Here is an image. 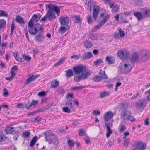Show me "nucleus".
Here are the masks:
<instances>
[{"instance_id": "nucleus-1", "label": "nucleus", "mask_w": 150, "mask_h": 150, "mask_svg": "<svg viewBox=\"0 0 150 150\" xmlns=\"http://www.w3.org/2000/svg\"><path fill=\"white\" fill-rule=\"evenodd\" d=\"M73 70L76 75L74 78V80L77 82H79L81 80L86 79L91 74L90 71L83 65L74 67Z\"/></svg>"}, {"instance_id": "nucleus-2", "label": "nucleus", "mask_w": 150, "mask_h": 150, "mask_svg": "<svg viewBox=\"0 0 150 150\" xmlns=\"http://www.w3.org/2000/svg\"><path fill=\"white\" fill-rule=\"evenodd\" d=\"M46 6L47 13L41 19L40 21L45 22L47 19L50 21L55 19L56 18L55 12L58 16L59 15L60 8L57 5L51 3L46 4Z\"/></svg>"}, {"instance_id": "nucleus-3", "label": "nucleus", "mask_w": 150, "mask_h": 150, "mask_svg": "<svg viewBox=\"0 0 150 150\" xmlns=\"http://www.w3.org/2000/svg\"><path fill=\"white\" fill-rule=\"evenodd\" d=\"M104 15V13H102L101 14L100 18L103 19L92 29V32H96L99 29L106 23L110 17V15L107 14L105 16Z\"/></svg>"}, {"instance_id": "nucleus-4", "label": "nucleus", "mask_w": 150, "mask_h": 150, "mask_svg": "<svg viewBox=\"0 0 150 150\" xmlns=\"http://www.w3.org/2000/svg\"><path fill=\"white\" fill-rule=\"evenodd\" d=\"M30 33L32 35H35L38 31H43V29L41 25L38 23L34 25L33 26L28 28Z\"/></svg>"}, {"instance_id": "nucleus-5", "label": "nucleus", "mask_w": 150, "mask_h": 150, "mask_svg": "<svg viewBox=\"0 0 150 150\" xmlns=\"http://www.w3.org/2000/svg\"><path fill=\"white\" fill-rule=\"evenodd\" d=\"M121 118L125 120L130 121L131 122L135 121L136 119L132 116L130 113L127 110L123 111L121 114Z\"/></svg>"}, {"instance_id": "nucleus-6", "label": "nucleus", "mask_w": 150, "mask_h": 150, "mask_svg": "<svg viewBox=\"0 0 150 150\" xmlns=\"http://www.w3.org/2000/svg\"><path fill=\"white\" fill-rule=\"evenodd\" d=\"M117 55L122 59H126L129 57L130 53L129 51L125 49H122L117 52Z\"/></svg>"}, {"instance_id": "nucleus-7", "label": "nucleus", "mask_w": 150, "mask_h": 150, "mask_svg": "<svg viewBox=\"0 0 150 150\" xmlns=\"http://www.w3.org/2000/svg\"><path fill=\"white\" fill-rule=\"evenodd\" d=\"M149 56V51L146 50H142L139 54L140 58L144 61L148 59Z\"/></svg>"}, {"instance_id": "nucleus-8", "label": "nucleus", "mask_w": 150, "mask_h": 150, "mask_svg": "<svg viewBox=\"0 0 150 150\" xmlns=\"http://www.w3.org/2000/svg\"><path fill=\"white\" fill-rule=\"evenodd\" d=\"M146 101L147 100L145 99L139 100L135 104L136 107L138 109L144 108L146 105Z\"/></svg>"}, {"instance_id": "nucleus-9", "label": "nucleus", "mask_w": 150, "mask_h": 150, "mask_svg": "<svg viewBox=\"0 0 150 150\" xmlns=\"http://www.w3.org/2000/svg\"><path fill=\"white\" fill-rule=\"evenodd\" d=\"M93 10L92 12V15L95 20H96L98 17V14L100 9V7L98 5H95L93 8Z\"/></svg>"}, {"instance_id": "nucleus-10", "label": "nucleus", "mask_w": 150, "mask_h": 150, "mask_svg": "<svg viewBox=\"0 0 150 150\" xmlns=\"http://www.w3.org/2000/svg\"><path fill=\"white\" fill-rule=\"evenodd\" d=\"M134 146L137 147L138 150H145L146 147V144L144 142L138 141Z\"/></svg>"}, {"instance_id": "nucleus-11", "label": "nucleus", "mask_w": 150, "mask_h": 150, "mask_svg": "<svg viewBox=\"0 0 150 150\" xmlns=\"http://www.w3.org/2000/svg\"><path fill=\"white\" fill-rule=\"evenodd\" d=\"M59 21L61 25L67 26L69 23V19L68 17L63 15L60 17Z\"/></svg>"}, {"instance_id": "nucleus-12", "label": "nucleus", "mask_w": 150, "mask_h": 150, "mask_svg": "<svg viewBox=\"0 0 150 150\" xmlns=\"http://www.w3.org/2000/svg\"><path fill=\"white\" fill-rule=\"evenodd\" d=\"M105 124L107 128L106 137L108 138L113 132V130L110 129L112 127V123L110 124L108 122H105Z\"/></svg>"}, {"instance_id": "nucleus-13", "label": "nucleus", "mask_w": 150, "mask_h": 150, "mask_svg": "<svg viewBox=\"0 0 150 150\" xmlns=\"http://www.w3.org/2000/svg\"><path fill=\"white\" fill-rule=\"evenodd\" d=\"M114 113L112 112L109 111L104 114L103 116L105 122H107L110 120L111 118L113 117Z\"/></svg>"}, {"instance_id": "nucleus-14", "label": "nucleus", "mask_w": 150, "mask_h": 150, "mask_svg": "<svg viewBox=\"0 0 150 150\" xmlns=\"http://www.w3.org/2000/svg\"><path fill=\"white\" fill-rule=\"evenodd\" d=\"M39 76L40 75L39 74L34 75L32 74H30L29 75L28 78L25 81L26 84H27L34 81L36 79L38 78Z\"/></svg>"}, {"instance_id": "nucleus-15", "label": "nucleus", "mask_w": 150, "mask_h": 150, "mask_svg": "<svg viewBox=\"0 0 150 150\" xmlns=\"http://www.w3.org/2000/svg\"><path fill=\"white\" fill-rule=\"evenodd\" d=\"M14 130V127L13 125H8L4 130V132L7 134H11L13 133Z\"/></svg>"}, {"instance_id": "nucleus-16", "label": "nucleus", "mask_w": 150, "mask_h": 150, "mask_svg": "<svg viewBox=\"0 0 150 150\" xmlns=\"http://www.w3.org/2000/svg\"><path fill=\"white\" fill-rule=\"evenodd\" d=\"M111 8V11L112 13H116L119 11L120 9V6L117 4H115L114 3H111L109 5Z\"/></svg>"}, {"instance_id": "nucleus-17", "label": "nucleus", "mask_w": 150, "mask_h": 150, "mask_svg": "<svg viewBox=\"0 0 150 150\" xmlns=\"http://www.w3.org/2000/svg\"><path fill=\"white\" fill-rule=\"evenodd\" d=\"M45 38V36L42 33L37 35L35 37V40L37 42H43Z\"/></svg>"}, {"instance_id": "nucleus-18", "label": "nucleus", "mask_w": 150, "mask_h": 150, "mask_svg": "<svg viewBox=\"0 0 150 150\" xmlns=\"http://www.w3.org/2000/svg\"><path fill=\"white\" fill-rule=\"evenodd\" d=\"M141 10L144 18L150 17V9L144 8L142 9Z\"/></svg>"}, {"instance_id": "nucleus-19", "label": "nucleus", "mask_w": 150, "mask_h": 150, "mask_svg": "<svg viewBox=\"0 0 150 150\" xmlns=\"http://www.w3.org/2000/svg\"><path fill=\"white\" fill-rule=\"evenodd\" d=\"M92 42L88 40H86L84 42L83 46L86 49H90L93 46Z\"/></svg>"}, {"instance_id": "nucleus-20", "label": "nucleus", "mask_w": 150, "mask_h": 150, "mask_svg": "<svg viewBox=\"0 0 150 150\" xmlns=\"http://www.w3.org/2000/svg\"><path fill=\"white\" fill-rule=\"evenodd\" d=\"M115 59L112 56H107L106 61L108 64H114L115 62Z\"/></svg>"}, {"instance_id": "nucleus-21", "label": "nucleus", "mask_w": 150, "mask_h": 150, "mask_svg": "<svg viewBox=\"0 0 150 150\" xmlns=\"http://www.w3.org/2000/svg\"><path fill=\"white\" fill-rule=\"evenodd\" d=\"M111 94L110 92L105 91H102L100 93V97L101 98H105L107 96H108Z\"/></svg>"}, {"instance_id": "nucleus-22", "label": "nucleus", "mask_w": 150, "mask_h": 150, "mask_svg": "<svg viewBox=\"0 0 150 150\" xmlns=\"http://www.w3.org/2000/svg\"><path fill=\"white\" fill-rule=\"evenodd\" d=\"M93 56L91 52H88L84 54L83 56V59L86 60L88 59Z\"/></svg>"}, {"instance_id": "nucleus-23", "label": "nucleus", "mask_w": 150, "mask_h": 150, "mask_svg": "<svg viewBox=\"0 0 150 150\" xmlns=\"http://www.w3.org/2000/svg\"><path fill=\"white\" fill-rule=\"evenodd\" d=\"M134 15L137 18L139 21L144 18L142 13L139 12H136L134 13Z\"/></svg>"}, {"instance_id": "nucleus-24", "label": "nucleus", "mask_w": 150, "mask_h": 150, "mask_svg": "<svg viewBox=\"0 0 150 150\" xmlns=\"http://www.w3.org/2000/svg\"><path fill=\"white\" fill-rule=\"evenodd\" d=\"M51 87L53 88L58 87L59 85V82L57 79H54L50 82Z\"/></svg>"}, {"instance_id": "nucleus-25", "label": "nucleus", "mask_w": 150, "mask_h": 150, "mask_svg": "<svg viewBox=\"0 0 150 150\" xmlns=\"http://www.w3.org/2000/svg\"><path fill=\"white\" fill-rule=\"evenodd\" d=\"M74 103V100L72 99H70L67 100L66 103V104L70 108L75 109Z\"/></svg>"}, {"instance_id": "nucleus-26", "label": "nucleus", "mask_w": 150, "mask_h": 150, "mask_svg": "<svg viewBox=\"0 0 150 150\" xmlns=\"http://www.w3.org/2000/svg\"><path fill=\"white\" fill-rule=\"evenodd\" d=\"M13 55L16 61L21 63H22L23 62V60L21 57H19V55L17 52H15L13 53Z\"/></svg>"}, {"instance_id": "nucleus-27", "label": "nucleus", "mask_w": 150, "mask_h": 150, "mask_svg": "<svg viewBox=\"0 0 150 150\" xmlns=\"http://www.w3.org/2000/svg\"><path fill=\"white\" fill-rule=\"evenodd\" d=\"M75 23H79L81 21V19L80 15H75L72 17Z\"/></svg>"}, {"instance_id": "nucleus-28", "label": "nucleus", "mask_w": 150, "mask_h": 150, "mask_svg": "<svg viewBox=\"0 0 150 150\" xmlns=\"http://www.w3.org/2000/svg\"><path fill=\"white\" fill-rule=\"evenodd\" d=\"M99 74L101 78V79H108V77L106 75L105 71H103L100 69V72L99 73Z\"/></svg>"}, {"instance_id": "nucleus-29", "label": "nucleus", "mask_w": 150, "mask_h": 150, "mask_svg": "<svg viewBox=\"0 0 150 150\" xmlns=\"http://www.w3.org/2000/svg\"><path fill=\"white\" fill-rule=\"evenodd\" d=\"M131 64L129 63L125 64L124 65L125 69L126 71H129L132 68L133 66L132 62H130Z\"/></svg>"}, {"instance_id": "nucleus-30", "label": "nucleus", "mask_w": 150, "mask_h": 150, "mask_svg": "<svg viewBox=\"0 0 150 150\" xmlns=\"http://www.w3.org/2000/svg\"><path fill=\"white\" fill-rule=\"evenodd\" d=\"M41 17V15L39 13L33 15L31 19L35 22H38Z\"/></svg>"}, {"instance_id": "nucleus-31", "label": "nucleus", "mask_w": 150, "mask_h": 150, "mask_svg": "<svg viewBox=\"0 0 150 150\" xmlns=\"http://www.w3.org/2000/svg\"><path fill=\"white\" fill-rule=\"evenodd\" d=\"M30 134L31 133L30 130H26L23 132L22 136L23 138L27 139L30 137Z\"/></svg>"}, {"instance_id": "nucleus-32", "label": "nucleus", "mask_w": 150, "mask_h": 150, "mask_svg": "<svg viewBox=\"0 0 150 150\" xmlns=\"http://www.w3.org/2000/svg\"><path fill=\"white\" fill-rule=\"evenodd\" d=\"M50 142L51 143H52L54 145L58 144L59 143V140L57 137L55 136H54V137L50 139Z\"/></svg>"}, {"instance_id": "nucleus-33", "label": "nucleus", "mask_w": 150, "mask_h": 150, "mask_svg": "<svg viewBox=\"0 0 150 150\" xmlns=\"http://www.w3.org/2000/svg\"><path fill=\"white\" fill-rule=\"evenodd\" d=\"M66 75L67 77H71L74 75L73 71L71 69H69L66 71Z\"/></svg>"}, {"instance_id": "nucleus-34", "label": "nucleus", "mask_w": 150, "mask_h": 150, "mask_svg": "<svg viewBox=\"0 0 150 150\" xmlns=\"http://www.w3.org/2000/svg\"><path fill=\"white\" fill-rule=\"evenodd\" d=\"M38 140V138L36 136H35L33 137L32 138L30 144V146L31 147H33L36 143Z\"/></svg>"}, {"instance_id": "nucleus-35", "label": "nucleus", "mask_w": 150, "mask_h": 150, "mask_svg": "<svg viewBox=\"0 0 150 150\" xmlns=\"http://www.w3.org/2000/svg\"><path fill=\"white\" fill-rule=\"evenodd\" d=\"M38 140V138L36 136H35L33 137L32 138L30 144V146L31 147H33L36 143Z\"/></svg>"}, {"instance_id": "nucleus-36", "label": "nucleus", "mask_w": 150, "mask_h": 150, "mask_svg": "<svg viewBox=\"0 0 150 150\" xmlns=\"http://www.w3.org/2000/svg\"><path fill=\"white\" fill-rule=\"evenodd\" d=\"M139 59V57L137 53H134L132 55L131 59V62H135L138 60Z\"/></svg>"}, {"instance_id": "nucleus-37", "label": "nucleus", "mask_w": 150, "mask_h": 150, "mask_svg": "<svg viewBox=\"0 0 150 150\" xmlns=\"http://www.w3.org/2000/svg\"><path fill=\"white\" fill-rule=\"evenodd\" d=\"M6 22L3 19H0V29L4 28L6 26Z\"/></svg>"}, {"instance_id": "nucleus-38", "label": "nucleus", "mask_w": 150, "mask_h": 150, "mask_svg": "<svg viewBox=\"0 0 150 150\" xmlns=\"http://www.w3.org/2000/svg\"><path fill=\"white\" fill-rule=\"evenodd\" d=\"M126 129V126L120 124L118 128L119 132H122L125 130Z\"/></svg>"}, {"instance_id": "nucleus-39", "label": "nucleus", "mask_w": 150, "mask_h": 150, "mask_svg": "<svg viewBox=\"0 0 150 150\" xmlns=\"http://www.w3.org/2000/svg\"><path fill=\"white\" fill-rule=\"evenodd\" d=\"M16 21L19 23L23 24L24 23L23 18L19 16H18L16 18Z\"/></svg>"}, {"instance_id": "nucleus-40", "label": "nucleus", "mask_w": 150, "mask_h": 150, "mask_svg": "<svg viewBox=\"0 0 150 150\" xmlns=\"http://www.w3.org/2000/svg\"><path fill=\"white\" fill-rule=\"evenodd\" d=\"M67 143L69 147L72 148L74 146L75 143L73 140L69 139L67 140Z\"/></svg>"}, {"instance_id": "nucleus-41", "label": "nucleus", "mask_w": 150, "mask_h": 150, "mask_svg": "<svg viewBox=\"0 0 150 150\" xmlns=\"http://www.w3.org/2000/svg\"><path fill=\"white\" fill-rule=\"evenodd\" d=\"M117 30L119 31L120 37L122 38L125 36V34L124 31L121 28H118L117 29Z\"/></svg>"}, {"instance_id": "nucleus-42", "label": "nucleus", "mask_w": 150, "mask_h": 150, "mask_svg": "<svg viewBox=\"0 0 150 150\" xmlns=\"http://www.w3.org/2000/svg\"><path fill=\"white\" fill-rule=\"evenodd\" d=\"M93 79L96 82H100L102 80L100 76L99 75H95L93 77Z\"/></svg>"}, {"instance_id": "nucleus-43", "label": "nucleus", "mask_w": 150, "mask_h": 150, "mask_svg": "<svg viewBox=\"0 0 150 150\" xmlns=\"http://www.w3.org/2000/svg\"><path fill=\"white\" fill-rule=\"evenodd\" d=\"M66 31V27L63 26H60L58 30L59 32L61 34L64 33Z\"/></svg>"}, {"instance_id": "nucleus-44", "label": "nucleus", "mask_w": 150, "mask_h": 150, "mask_svg": "<svg viewBox=\"0 0 150 150\" xmlns=\"http://www.w3.org/2000/svg\"><path fill=\"white\" fill-rule=\"evenodd\" d=\"M45 134L46 137H50L54 136L53 132L51 130H47L45 132Z\"/></svg>"}, {"instance_id": "nucleus-45", "label": "nucleus", "mask_w": 150, "mask_h": 150, "mask_svg": "<svg viewBox=\"0 0 150 150\" xmlns=\"http://www.w3.org/2000/svg\"><path fill=\"white\" fill-rule=\"evenodd\" d=\"M66 59V57L62 58L59 60L58 62L54 64V66H57L58 65H60L61 64H62L63 62L65 61Z\"/></svg>"}, {"instance_id": "nucleus-46", "label": "nucleus", "mask_w": 150, "mask_h": 150, "mask_svg": "<svg viewBox=\"0 0 150 150\" xmlns=\"http://www.w3.org/2000/svg\"><path fill=\"white\" fill-rule=\"evenodd\" d=\"M145 94L146 95L147 100L150 101V89L146 91L145 92Z\"/></svg>"}, {"instance_id": "nucleus-47", "label": "nucleus", "mask_w": 150, "mask_h": 150, "mask_svg": "<svg viewBox=\"0 0 150 150\" xmlns=\"http://www.w3.org/2000/svg\"><path fill=\"white\" fill-rule=\"evenodd\" d=\"M15 24L14 21H13L12 22L11 28V33H10V35H13V33L14 31L15 28Z\"/></svg>"}, {"instance_id": "nucleus-48", "label": "nucleus", "mask_w": 150, "mask_h": 150, "mask_svg": "<svg viewBox=\"0 0 150 150\" xmlns=\"http://www.w3.org/2000/svg\"><path fill=\"white\" fill-rule=\"evenodd\" d=\"M0 17H8V15L6 11L0 10Z\"/></svg>"}, {"instance_id": "nucleus-49", "label": "nucleus", "mask_w": 150, "mask_h": 150, "mask_svg": "<svg viewBox=\"0 0 150 150\" xmlns=\"http://www.w3.org/2000/svg\"><path fill=\"white\" fill-rule=\"evenodd\" d=\"M22 57L23 59L24 60L26 61L27 62L31 60V57L28 55H22Z\"/></svg>"}, {"instance_id": "nucleus-50", "label": "nucleus", "mask_w": 150, "mask_h": 150, "mask_svg": "<svg viewBox=\"0 0 150 150\" xmlns=\"http://www.w3.org/2000/svg\"><path fill=\"white\" fill-rule=\"evenodd\" d=\"M6 139V137L5 136L4 134H0V142H4Z\"/></svg>"}, {"instance_id": "nucleus-51", "label": "nucleus", "mask_w": 150, "mask_h": 150, "mask_svg": "<svg viewBox=\"0 0 150 150\" xmlns=\"http://www.w3.org/2000/svg\"><path fill=\"white\" fill-rule=\"evenodd\" d=\"M87 22L88 24H91L93 23V20L91 16L88 15L87 17Z\"/></svg>"}, {"instance_id": "nucleus-52", "label": "nucleus", "mask_w": 150, "mask_h": 150, "mask_svg": "<svg viewBox=\"0 0 150 150\" xmlns=\"http://www.w3.org/2000/svg\"><path fill=\"white\" fill-rule=\"evenodd\" d=\"M50 108L49 105H48L47 106H45L42 107L39 110V111L40 112H42L45 110L48 109Z\"/></svg>"}, {"instance_id": "nucleus-53", "label": "nucleus", "mask_w": 150, "mask_h": 150, "mask_svg": "<svg viewBox=\"0 0 150 150\" xmlns=\"http://www.w3.org/2000/svg\"><path fill=\"white\" fill-rule=\"evenodd\" d=\"M123 143L124 146L126 147H127L129 145V139H125Z\"/></svg>"}, {"instance_id": "nucleus-54", "label": "nucleus", "mask_w": 150, "mask_h": 150, "mask_svg": "<svg viewBox=\"0 0 150 150\" xmlns=\"http://www.w3.org/2000/svg\"><path fill=\"white\" fill-rule=\"evenodd\" d=\"M63 111L66 113H70L71 112L70 109L67 107H64L62 108Z\"/></svg>"}, {"instance_id": "nucleus-55", "label": "nucleus", "mask_w": 150, "mask_h": 150, "mask_svg": "<svg viewBox=\"0 0 150 150\" xmlns=\"http://www.w3.org/2000/svg\"><path fill=\"white\" fill-rule=\"evenodd\" d=\"M74 97V95L73 94L71 93H69L66 95V98L67 99L73 98Z\"/></svg>"}, {"instance_id": "nucleus-56", "label": "nucleus", "mask_w": 150, "mask_h": 150, "mask_svg": "<svg viewBox=\"0 0 150 150\" xmlns=\"http://www.w3.org/2000/svg\"><path fill=\"white\" fill-rule=\"evenodd\" d=\"M102 61L101 59L100 58L96 61H94L93 62L95 66H97L101 63L102 62Z\"/></svg>"}, {"instance_id": "nucleus-57", "label": "nucleus", "mask_w": 150, "mask_h": 150, "mask_svg": "<svg viewBox=\"0 0 150 150\" xmlns=\"http://www.w3.org/2000/svg\"><path fill=\"white\" fill-rule=\"evenodd\" d=\"M38 101L37 100H33L30 102V105L32 107L36 105L38 103Z\"/></svg>"}, {"instance_id": "nucleus-58", "label": "nucleus", "mask_w": 150, "mask_h": 150, "mask_svg": "<svg viewBox=\"0 0 150 150\" xmlns=\"http://www.w3.org/2000/svg\"><path fill=\"white\" fill-rule=\"evenodd\" d=\"M38 95V96L40 97H43L45 96L46 95V93L45 91H42L41 92H39Z\"/></svg>"}, {"instance_id": "nucleus-59", "label": "nucleus", "mask_w": 150, "mask_h": 150, "mask_svg": "<svg viewBox=\"0 0 150 150\" xmlns=\"http://www.w3.org/2000/svg\"><path fill=\"white\" fill-rule=\"evenodd\" d=\"M79 135L80 136H85L86 135V133L84 132L83 130L81 129L79 131Z\"/></svg>"}, {"instance_id": "nucleus-60", "label": "nucleus", "mask_w": 150, "mask_h": 150, "mask_svg": "<svg viewBox=\"0 0 150 150\" xmlns=\"http://www.w3.org/2000/svg\"><path fill=\"white\" fill-rule=\"evenodd\" d=\"M85 87V86H79L75 87H73L72 88V89L73 90H80V89H82Z\"/></svg>"}, {"instance_id": "nucleus-61", "label": "nucleus", "mask_w": 150, "mask_h": 150, "mask_svg": "<svg viewBox=\"0 0 150 150\" xmlns=\"http://www.w3.org/2000/svg\"><path fill=\"white\" fill-rule=\"evenodd\" d=\"M15 134H16V135L13 137V139L15 140H17L18 139V137L19 136V132L18 131H16L15 132Z\"/></svg>"}, {"instance_id": "nucleus-62", "label": "nucleus", "mask_w": 150, "mask_h": 150, "mask_svg": "<svg viewBox=\"0 0 150 150\" xmlns=\"http://www.w3.org/2000/svg\"><path fill=\"white\" fill-rule=\"evenodd\" d=\"M92 114L94 115H100V112L99 110H95L92 112Z\"/></svg>"}, {"instance_id": "nucleus-63", "label": "nucleus", "mask_w": 150, "mask_h": 150, "mask_svg": "<svg viewBox=\"0 0 150 150\" xmlns=\"http://www.w3.org/2000/svg\"><path fill=\"white\" fill-rule=\"evenodd\" d=\"M123 135L124 136L123 137V139H126V137L129 135V133L128 132H125L124 133Z\"/></svg>"}, {"instance_id": "nucleus-64", "label": "nucleus", "mask_w": 150, "mask_h": 150, "mask_svg": "<svg viewBox=\"0 0 150 150\" xmlns=\"http://www.w3.org/2000/svg\"><path fill=\"white\" fill-rule=\"evenodd\" d=\"M39 52L38 50L37 49H34L33 51V54L34 56H35L36 55L38 54Z\"/></svg>"}]
</instances>
